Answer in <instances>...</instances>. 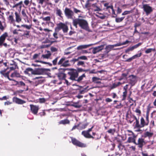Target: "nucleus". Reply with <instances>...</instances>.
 I'll return each instance as SVG.
<instances>
[{
    "mask_svg": "<svg viewBox=\"0 0 156 156\" xmlns=\"http://www.w3.org/2000/svg\"><path fill=\"white\" fill-rule=\"evenodd\" d=\"M122 83L120 82H118L117 83H113L111 87V89H113L115 88L118 86H119L121 85Z\"/></svg>",
    "mask_w": 156,
    "mask_h": 156,
    "instance_id": "39",
    "label": "nucleus"
},
{
    "mask_svg": "<svg viewBox=\"0 0 156 156\" xmlns=\"http://www.w3.org/2000/svg\"><path fill=\"white\" fill-rule=\"evenodd\" d=\"M141 55H142L141 52H140V53H139L138 54H136V55L133 56L134 59L136 58L140 57L141 56Z\"/></svg>",
    "mask_w": 156,
    "mask_h": 156,
    "instance_id": "60",
    "label": "nucleus"
},
{
    "mask_svg": "<svg viewBox=\"0 0 156 156\" xmlns=\"http://www.w3.org/2000/svg\"><path fill=\"white\" fill-rule=\"evenodd\" d=\"M142 44V43H139L137 44H136L134 46H132L131 47H129L125 51L126 53H127L130 51H132L134 49L137 48L139 46H140Z\"/></svg>",
    "mask_w": 156,
    "mask_h": 156,
    "instance_id": "25",
    "label": "nucleus"
},
{
    "mask_svg": "<svg viewBox=\"0 0 156 156\" xmlns=\"http://www.w3.org/2000/svg\"><path fill=\"white\" fill-rule=\"evenodd\" d=\"M30 107L32 113L34 115H37L39 108V106L31 104L30 105Z\"/></svg>",
    "mask_w": 156,
    "mask_h": 156,
    "instance_id": "14",
    "label": "nucleus"
},
{
    "mask_svg": "<svg viewBox=\"0 0 156 156\" xmlns=\"http://www.w3.org/2000/svg\"><path fill=\"white\" fill-rule=\"evenodd\" d=\"M64 12L65 16L68 19H74V12L70 9L66 7L64 10Z\"/></svg>",
    "mask_w": 156,
    "mask_h": 156,
    "instance_id": "7",
    "label": "nucleus"
},
{
    "mask_svg": "<svg viewBox=\"0 0 156 156\" xmlns=\"http://www.w3.org/2000/svg\"><path fill=\"white\" fill-rule=\"evenodd\" d=\"M56 14L57 16H59L62 18H63L62 16L63 14L60 9H59L58 8H57L56 9Z\"/></svg>",
    "mask_w": 156,
    "mask_h": 156,
    "instance_id": "34",
    "label": "nucleus"
},
{
    "mask_svg": "<svg viewBox=\"0 0 156 156\" xmlns=\"http://www.w3.org/2000/svg\"><path fill=\"white\" fill-rule=\"evenodd\" d=\"M122 12V10L119 7H118L117 10V14H120Z\"/></svg>",
    "mask_w": 156,
    "mask_h": 156,
    "instance_id": "64",
    "label": "nucleus"
},
{
    "mask_svg": "<svg viewBox=\"0 0 156 156\" xmlns=\"http://www.w3.org/2000/svg\"><path fill=\"white\" fill-rule=\"evenodd\" d=\"M67 70H69L67 73L68 75L69 76V79L73 81H76V78L78 76V74L76 71V69L73 68H67Z\"/></svg>",
    "mask_w": 156,
    "mask_h": 156,
    "instance_id": "3",
    "label": "nucleus"
},
{
    "mask_svg": "<svg viewBox=\"0 0 156 156\" xmlns=\"http://www.w3.org/2000/svg\"><path fill=\"white\" fill-rule=\"evenodd\" d=\"M51 50L52 52H54L57 51L58 49L56 48L52 47L51 48Z\"/></svg>",
    "mask_w": 156,
    "mask_h": 156,
    "instance_id": "63",
    "label": "nucleus"
},
{
    "mask_svg": "<svg viewBox=\"0 0 156 156\" xmlns=\"http://www.w3.org/2000/svg\"><path fill=\"white\" fill-rule=\"evenodd\" d=\"M72 24L76 28H77L78 25L83 29L88 32H92L89 28L87 22L85 20L79 18L74 19L73 20Z\"/></svg>",
    "mask_w": 156,
    "mask_h": 156,
    "instance_id": "1",
    "label": "nucleus"
},
{
    "mask_svg": "<svg viewBox=\"0 0 156 156\" xmlns=\"http://www.w3.org/2000/svg\"><path fill=\"white\" fill-rule=\"evenodd\" d=\"M70 138L71 142L73 145L80 147H86V144L80 142L75 138L72 137H70Z\"/></svg>",
    "mask_w": 156,
    "mask_h": 156,
    "instance_id": "8",
    "label": "nucleus"
},
{
    "mask_svg": "<svg viewBox=\"0 0 156 156\" xmlns=\"http://www.w3.org/2000/svg\"><path fill=\"white\" fill-rule=\"evenodd\" d=\"M90 71L89 69H84L82 68H78L76 69V71L79 75V73L82 72H87Z\"/></svg>",
    "mask_w": 156,
    "mask_h": 156,
    "instance_id": "36",
    "label": "nucleus"
},
{
    "mask_svg": "<svg viewBox=\"0 0 156 156\" xmlns=\"http://www.w3.org/2000/svg\"><path fill=\"white\" fill-rule=\"evenodd\" d=\"M142 8L147 15H148L153 11L152 7L150 6L149 4H144Z\"/></svg>",
    "mask_w": 156,
    "mask_h": 156,
    "instance_id": "11",
    "label": "nucleus"
},
{
    "mask_svg": "<svg viewBox=\"0 0 156 156\" xmlns=\"http://www.w3.org/2000/svg\"><path fill=\"white\" fill-rule=\"evenodd\" d=\"M70 121L68 119H65L63 120H61L59 122L60 124L65 125L66 124H69Z\"/></svg>",
    "mask_w": 156,
    "mask_h": 156,
    "instance_id": "35",
    "label": "nucleus"
},
{
    "mask_svg": "<svg viewBox=\"0 0 156 156\" xmlns=\"http://www.w3.org/2000/svg\"><path fill=\"white\" fill-rule=\"evenodd\" d=\"M90 9L94 11H99L101 10V5L99 3H95L93 4L92 5V7Z\"/></svg>",
    "mask_w": 156,
    "mask_h": 156,
    "instance_id": "16",
    "label": "nucleus"
},
{
    "mask_svg": "<svg viewBox=\"0 0 156 156\" xmlns=\"http://www.w3.org/2000/svg\"><path fill=\"white\" fill-rule=\"evenodd\" d=\"M77 14L79 12H81V11L77 9L76 8H73V12Z\"/></svg>",
    "mask_w": 156,
    "mask_h": 156,
    "instance_id": "61",
    "label": "nucleus"
},
{
    "mask_svg": "<svg viewBox=\"0 0 156 156\" xmlns=\"http://www.w3.org/2000/svg\"><path fill=\"white\" fill-rule=\"evenodd\" d=\"M86 77L85 73L83 74L82 75L80 76L79 77H78L76 78V81H77L78 83H81L83 79L84 78H85Z\"/></svg>",
    "mask_w": 156,
    "mask_h": 156,
    "instance_id": "30",
    "label": "nucleus"
},
{
    "mask_svg": "<svg viewBox=\"0 0 156 156\" xmlns=\"http://www.w3.org/2000/svg\"><path fill=\"white\" fill-rule=\"evenodd\" d=\"M92 45V44H88V45H80L78 46L77 47V49L78 50H81L83 49L87 48L91 46Z\"/></svg>",
    "mask_w": 156,
    "mask_h": 156,
    "instance_id": "32",
    "label": "nucleus"
},
{
    "mask_svg": "<svg viewBox=\"0 0 156 156\" xmlns=\"http://www.w3.org/2000/svg\"><path fill=\"white\" fill-rule=\"evenodd\" d=\"M51 55V53H49L48 54H46L45 55H42V57H43V58H48Z\"/></svg>",
    "mask_w": 156,
    "mask_h": 156,
    "instance_id": "57",
    "label": "nucleus"
},
{
    "mask_svg": "<svg viewBox=\"0 0 156 156\" xmlns=\"http://www.w3.org/2000/svg\"><path fill=\"white\" fill-rule=\"evenodd\" d=\"M134 118L136 120L134 127L137 128H141L144 127L145 126L148 125L149 123L147 122L144 119L143 117H142L140 119V123L136 116H134Z\"/></svg>",
    "mask_w": 156,
    "mask_h": 156,
    "instance_id": "2",
    "label": "nucleus"
},
{
    "mask_svg": "<svg viewBox=\"0 0 156 156\" xmlns=\"http://www.w3.org/2000/svg\"><path fill=\"white\" fill-rule=\"evenodd\" d=\"M156 51V49L155 48H150L147 49L145 51V53L146 54H148L151 52L152 51Z\"/></svg>",
    "mask_w": 156,
    "mask_h": 156,
    "instance_id": "51",
    "label": "nucleus"
},
{
    "mask_svg": "<svg viewBox=\"0 0 156 156\" xmlns=\"http://www.w3.org/2000/svg\"><path fill=\"white\" fill-rule=\"evenodd\" d=\"M153 135V133L149 132L148 131H147L145 132L143 135V136L144 138H146L148 137L150 138Z\"/></svg>",
    "mask_w": 156,
    "mask_h": 156,
    "instance_id": "31",
    "label": "nucleus"
},
{
    "mask_svg": "<svg viewBox=\"0 0 156 156\" xmlns=\"http://www.w3.org/2000/svg\"><path fill=\"white\" fill-rule=\"evenodd\" d=\"M21 27H23L24 28H26L27 30H30L32 27V25H27L26 24H23L21 25Z\"/></svg>",
    "mask_w": 156,
    "mask_h": 156,
    "instance_id": "53",
    "label": "nucleus"
},
{
    "mask_svg": "<svg viewBox=\"0 0 156 156\" xmlns=\"http://www.w3.org/2000/svg\"><path fill=\"white\" fill-rule=\"evenodd\" d=\"M104 45H102L94 48L92 51L93 53L95 54L101 51L104 49Z\"/></svg>",
    "mask_w": 156,
    "mask_h": 156,
    "instance_id": "20",
    "label": "nucleus"
},
{
    "mask_svg": "<svg viewBox=\"0 0 156 156\" xmlns=\"http://www.w3.org/2000/svg\"><path fill=\"white\" fill-rule=\"evenodd\" d=\"M120 137L122 138V136L118 135L117 137H115L114 140H116L119 144L122 143V139Z\"/></svg>",
    "mask_w": 156,
    "mask_h": 156,
    "instance_id": "37",
    "label": "nucleus"
},
{
    "mask_svg": "<svg viewBox=\"0 0 156 156\" xmlns=\"http://www.w3.org/2000/svg\"><path fill=\"white\" fill-rule=\"evenodd\" d=\"M141 24L140 22H138L135 23L134 25V28H136L137 27L140 26Z\"/></svg>",
    "mask_w": 156,
    "mask_h": 156,
    "instance_id": "59",
    "label": "nucleus"
},
{
    "mask_svg": "<svg viewBox=\"0 0 156 156\" xmlns=\"http://www.w3.org/2000/svg\"><path fill=\"white\" fill-rule=\"evenodd\" d=\"M67 69L59 68L58 69V72L56 74V75L60 80H63L66 78V74L65 73Z\"/></svg>",
    "mask_w": 156,
    "mask_h": 156,
    "instance_id": "5",
    "label": "nucleus"
},
{
    "mask_svg": "<svg viewBox=\"0 0 156 156\" xmlns=\"http://www.w3.org/2000/svg\"><path fill=\"white\" fill-rule=\"evenodd\" d=\"M14 16V15L13 13L12 12L7 18V19L10 24H13L15 23V20Z\"/></svg>",
    "mask_w": 156,
    "mask_h": 156,
    "instance_id": "26",
    "label": "nucleus"
},
{
    "mask_svg": "<svg viewBox=\"0 0 156 156\" xmlns=\"http://www.w3.org/2000/svg\"><path fill=\"white\" fill-rule=\"evenodd\" d=\"M5 29V27L2 25V22L0 21V30L2 31H3Z\"/></svg>",
    "mask_w": 156,
    "mask_h": 156,
    "instance_id": "62",
    "label": "nucleus"
},
{
    "mask_svg": "<svg viewBox=\"0 0 156 156\" xmlns=\"http://www.w3.org/2000/svg\"><path fill=\"white\" fill-rule=\"evenodd\" d=\"M35 62H39L41 63L45 64H48V65H49L50 66H52V64H51L50 63L48 62H46L41 61H40V60H36L35 61Z\"/></svg>",
    "mask_w": 156,
    "mask_h": 156,
    "instance_id": "45",
    "label": "nucleus"
},
{
    "mask_svg": "<svg viewBox=\"0 0 156 156\" xmlns=\"http://www.w3.org/2000/svg\"><path fill=\"white\" fill-rule=\"evenodd\" d=\"M15 15L16 21V22L19 23L22 21V19L20 16V14L17 12H16L15 13Z\"/></svg>",
    "mask_w": 156,
    "mask_h": 156,
    "instance_id": "27",
    "label": "nucleus"
},
{
    "mask_svg": "<svg viewBox=\"0 0 156 156\" xmlns=\"http://www.w3.org/2000/svg\"><path fill=\"white\" fill-rule=\"evenodd\" d=\"M127 95V91H125L123 92V94L122 96V100L124 101L126 100V96Z\"/></svg>",
    "mask_w": 156,
    "mask_h": 156,
    "instance_id": "49",
    "label": "nucleus"
},
{
    "mask_svg": "<svg viewBox=\"0 0 156 156\" xmlns=\"http://www.w3.org/2000/svg\"><path fill=\"white\" fill-rule=\"evenodd\" d=\"M78 61L76 58H73L69 61V60H66L64 62V67H66L73 65L75 62Z\"/></svg>",
    "mask_w": 156,
    "mask_h": 156,
    "instance_id": "9",
    "label": "nucleus"
},
{
    "mask_svg": "<svg viewBox=\"0 0 156 156\" xmlns=\"http://www.w3.org/2000/svg\"><path fill=\"white\" fill-rule=\"evenodd\" d=\"M77 61H78L80 60H87V57L86 56H81L78 57L77 58H76Z\"/></svg>",
    "mask_w": 156,
    "mask_h": 156,
    "instance_id": "42",
    "label": "nucleus"
},
{
    "mask_svg": "<svg viewBox=\"0 0 156 156\" xmlns=\"http://www.w3.org/2000/svg\"><path fill=\"white\" fill-rule=\"evenodd\" d=\"M56 27L55 28L56 31H59L62 30L64 33H67L68 30V27L66 24L62 22H60L56 24Z\"/></svg>",
    "mask_w": 156,
    "mask_h": 156,
    "instance_id": "4",
    "label": "nucleus"
},
{
    "mask_svg": "<svg viewBox=\"0 0 156 156\" xmlns=\"http://www.w3.org/2000/svg\"><path fill=\"white\" fill-rule=\"evenodd\" d=\"M94 0H88L87 1V2L85 5V7L87 8H89L90 9L92 7V5L93 4L90 2L91 1H93Z\"/></svg>",
    "mask_w": 156,
    "mask_h": 156,
    "instance_id": "29",
    "label": "nucleus"
},
{
    "mask_svg": "<svg viewBox=\"0 0 156 156\" xmlns=\"http://www.w3.org/2000/svg\"><path fill=\"white\" fill-rule=\"evenodd\" d=\"M24 73L28 75L29 76L34 75V70L31 68H28L26 69L24 71Z\"/></svg>",
    "mask_w": 156,
    "mask_h": 156,
    "instance_id": "23",
    "label": "nucleus"
},
{
    "mask_svg": "<svg viewBox=\"0 0 156 156\" xmlns=\"http://www.w3.org/2000/svg\"><path fill=\"white\" fill-rule=\"evenodd\" d=\"M146 144V142L144 139L142 138H139L138 139L137 142L135 144L138 145L139 148L142 149L143 146Z\"/></svg>",
    "mask_w": 156,
    "mask_h": 156,
    "instance_id": "15",
    "label": "nucleus"
},
{
    "mask_svg": "<svg viewBox=\"0 0 156 156\" xmlns=\"http://www.w3.org/2000/svg\"><path fill=\"white\" fill-rule=\"evenodd\" d=\"M23 4V2L21 1L18 3L15 4L12 6L13 8H16L18 9V10L20 11L21 9V8L22 7V4Z\"/></svg>",
    "mask_w": 156,
    "mask_h": 156,
    "instance_id": "28",
    "label": "nucleus"
},
{
    "mask_svg": "<svg viewBox=\"0 0 156 156\" xmlns=\"http://www.w3.org/2000/svg\"><path fill=\"white\" fill-rule=\"evenodd\" d=\"M101 80L100 78L96 77H94L92 78V82L95 83L99 84L101 83V81H99Z\"/></svg>",
    "mask_w": 156,
    "mask_h": 156,
    "instance_id": "33",
    "label": "nucleus"
},
{
    "mask_svg": "<svg viewBox=\"0 0 156 156\" xmlns=\"http://www.w3.org/2000/svg\"><path fill=\"white\" fill-rule=\"evenodd\" d=\"M116 45H118V43L112 45H108L106 46L105 49L106 50H110L115 47L119 46H117Z\"/></svg>",
    "mask_w": 156,
    "mask_h": 156,
    "instance_id": "41",
    "label": "nucleus"
},
{
    "mask_svg": "<svg viewBox=\"0 0 156 156\" xmlns=\"http://www.w3.org/2000/svg\"><path fill=\"white\" fill-rule=\"evenodd\" d=\"M47 70L43 68H37L34 70V75H42L44 74Z\"/></svg>",
    "mask_w": 156,
    "mask_h": 156,
    "instance_id": "13",
    "label": "nucleus"
},
{
    "mask_svg": "<svg viewBox=\"0 0 156 156\" xmlns=\"http://www.w3.org/2000/svg\"><path fill=\"white\" fill-rule=\"evenodd\" d=\"M58 31H57L55 29V32L53 33V35H51L50 34L48 35V38L51 40L56 41L58 38Z\"/></svg>",
    "mask_w": 156,
    "mask_h": 156,
    "instance_id": "19",
    "label": "nucleus"
},
{
    "mask_svg": "<svg viewBox=\"0 0 156 156\" xmlns=\"http://www.w3.org/2000/svg\"><path fill=\"white\" fill-rule=\"evenodd\" d=\"M71 106L76 108H80L81 107V105H80L78 104V103H74L71 105Z\"/></svg>",
    "mask_w": 156,
    "mask_h": 156,
    "instance_id": "54",
    "label": "nucleus"
},
{
    "mask_svg": "<svg viewBox=\"0 0 156 156\" xmlns=\"http://www.w3.org/2000/svg\"><path fill=\"white\" fill-rule=\"evenodd\" d=\"M140 107H139L136 108L135 111V112L136 113L137 115L138 116H140L141 114V110L140 109Z\"/></svg>",
    "mask_w": 156,
    "mask_h": 156,
    "instance_id": "47",
    "label": "nucleus"
},
{
    "mask_svg": "<svg viewBox=\"0 0 156 156\" xmlns=\"http://www.w3.org/2000/svg\"><path fill=\"white\" fill-rule=\"evenodd\" d=\"M125 17H116L115 19V21L116 23H120L122 22L125 18Z\"/></svg>",
    "mask_w": 156,
    "mask_h": 156,
    "instance_id": "46",
    "label": "nucleus"
},
{
    "mask_svg": "<svg viewBox=\"0 0 156 156\" xmlns=\"http://www.w3.org/2000/svg\"><path fill=\"white\" fill-rule=\"evenodd\" d=\"M24 33L23 35V36L29 38L30 37V31L28 30H25L24 31Z\"/></svg>",
    "mask_w": 156,
    "mask_h": 156,
    "instance_id": "40",
    "label": "nucleus"
},
{
    "mask_svg": "<svg viewBox=\"0 0 156 156\" xmlns=\"http://www.w3.org/2000/svg\"><path fill=\"white\" fill-rule=\"evenodd\" d=\"M130 42V41L128 40H126L125 42H123L122 43H118V45H116L118 46H120L121 45L126 44Z\"/></svg>",
    "mask_w": 156,
    "mask_h": 156,
    "instance_id": "55",
    "label": "nucleus"
},
{
    "mask_svg": "<svg viewBox=\"0 0 156 156\" xmlns=\"http://www.w3.org/2000/svg\"><path fill=\"white\" fill-rule=\"evenodd\" d=\"M12 101L18 104H23L26 102L24 101L15 97L12 98Z\"/></svg>",
    "mask_w": 156,
    "mask_h": 156,
    "instance_id": "21",
    "label": "nucleus"
},
{
    "mask_svg": "<svg viewBox=\"0 0 156 156\" xmlns=\"http://www.w3.org/2000/svg\"><path fill=\"white\" fill-rule=\"evenodd\" d=\"M77 65L78 66H85V62L79 60L77 61Z\"/></svg>",
    "mask_w": 156,
    "mask_h": 156,
    "instance_id": "50",
    "label": "nucleus"
},
{
    "mask_svg": "<svg viewBox=\"0 0 156 156\" xmlns=\"http://www.w3.org/2000/svg\"><path fill=\"white\" fill-rule=\"evenodd\" d=\"M40 53L38 54H35L33 56L32 59L34 60L36 59H40V57L41 55Z\"/></svg>",
    "mask_w": 156,
    "mask_h": 156,
    "instance_id": "44",
    "label": "nucleus"
},
{
    "mask_svg": "<svg viewBox=\"0 0 156 156\" xmlns=\"http://www.w3.org/2000/svg\"><path fill=\"white\" fill-rule=\"evenodd\" d=\"M8 69L9 68L7 67L6 69L4 70L1 71H0V74H1L4 77L7 78L9 80L15 81V80L14 79L10 78L9 77V72H8L6 73H5L6 70Z\"/></svg>",
    "mask_w": 156,
    "mask_h": 156,
    "instance_id": "18",
    "label": "nucleus"
},
{
    "mask_svg": "<svg viewBox=\"0 0 156 156\" xmlns=\"http://www.w3.org/2000/svg\"><path fill=\"white\" fill-rule=\"evenodd\" d=\"M82 134L85 137L87 138H92L95 140H98L100 139V137L96 138L95 137L91 136L90 133L88 132L87 131H83L82 132Z\"/></svg>",
    "mask_w": 156,
    "mask_h": 156,
    "instance_id": "17",
    "label": "nucleus"
},
{
    "mask_svg": "<svg viewBox=\"0 0 156 156\" xmlns=\"http://www.w3.org/2000/svg\"><path fill=\"white\" fill-rule=\"evenodd\" d=\"M10 76L11 77H20L21 75L19 73L15 71L14 73H12Z\"/></svg>",
    "mask_w": 156,
    "mask_h": 156,
    "instance_id": "38",
    "label": "nucleus"
},
{
    "mask_svg": "<svg viewBox=\"0 0 156 156\" xmlns=\"http://www.w3.org/2000/svg\"><path fill=\"white\" fill-rule=\"evenodd\" d=\"M132 12V11H125L122 14V15L124 16L129 14Z\"/></svg>",
    "mask_w": 156,
    "mask_h": 156,
    "instance_id": "58",
    "label": "nucleus"
},
{
    "mask_svg": "<svg viewBox=\"0 0 156 156\" xmlns=\"http://www.w3.org/2000/svg\"><path fill=\"white\" fill-rule=\"evenodd\" d=\"M59 58V57H57L52 61L53 65L54 66L58 65L60 66L64 67V62L66 58V57L64 56L62 57L58 62Z\"/></svg>",
    "mask_w": 156,
    "mask_h": 156,
    "instance_id": "6",
    "label": "nucleus"
},
{
    "mask_svg": "<svg viewBox=\"0 0 156 156\" xmlns=\"http://www.w3.org/2000/svg\"><path fill=\"white\" fill-rule=\"evenodd\" d=\"M115 131L116 130L115 129H110L107 131V132L113 135L114 133L115 132Z\"/></svg>",
    "mask_w": 156,
    "mask_h": 156,
    "instance_id": "56",
    "label": "nucleus"
},
{
    "mask_svg": "<svg viewBox=\"0 0 156 156\" xmlns=\"http://www.w3.org/2000/svg\"><path fill=\"white\" fill-rule=\"evenodd\" d=\"M128 79L129 83L131 86H133L136 83L137 80V77L136 76L133 75H129Z\"/></svg>",
    "mask_w": 156,
    "mask_h": 156,
    "instance_id": "10",
    "label": "nucleus"
},
{
    "mask_svg": "<svg viewBox=\"0 0 156 156\" xmlns=\"http://www.w3.org/2000/svg\"><path fill=\"white\" fill-rule=\"evenodd\" d=\"M56 41H50L48 38H46L44 41V43H48V44L45 45V47H48L54 42H57Z\"/></svg>",
    "mask_w": 156,
    "mask_h": 156,
    "instance_id": "24",
    "label": "nucleus"
},
{
    "mask_svg": "<svg viewBox=\"0 0 156 156\" xmlns=\"http://www.w3.org/2000/svg\"><path fill=\"white\" fill-rule=\"evenodd\" d=\"M14 62V63L12 64V66L10 67V70H13L16 69L17 67V64L16 62Z\"/></svg>",
    "mask_w": 156,
    "mask_h": 156,
    "instance_id": "52",
    "label": "nucleus"
},
{
    "mask_svg": "<svg viewBox=\"0 0 156 156\" xmlns=\"http://www.w3.org/2000/svg\"><path fill=\"white\" fill-rule=\"evenodd\" d=\"M8 36L7 32H5L0 37V46L2 45L3 43L5 41L6 37Z\"/></svg>",
    "mask_w": 156,
    "mask_h": 156,
    "instance_id": "22",
    "label": "nucleus"
},
{
    "mask_svg": "<svg viewBox=\"0 0 156 156\" xmlns=\"http://www.w3.org/2000/svg\"><path fill=\"white\" fill-rule=\"evenodd\" d=\"M128 131L129 132L132 133L131 135H133V136L129 137L126 143H133L135 144H136V138L137 135H135L132 131L130 130H129Z\"/></svg>",
    "mask_w": 156,
    "mask_h": 156,
    "instance_id": "12",
    "label": "nucleus"
},
{
    "mask_svg": "<svg viewBox=\"0 0 156 156\" xmlns=\"http://www.w3.org/2000/svg\"><path fill=\"white\" fill-rule=\"evenodd\" d=\"M110 7V9L112 10V14L113 15L112 17L114 18L116 17L117 16V14H115V11L113 8V7L112 5H111V6L109 7Z\"/></svg>",
    "mask_w": 156,
    "mask_h": 156,
    "instance_id": "43",
    "label": "nucleus"
},
{
    "mask_svg": "<svg viewBox=\"0 0 156 156\" xmlns=\"http://www.w3.org/2000/svg\"><path fill=\"white\" fill-rule=\"evenodd\" d=\"M88 125V123L83 124L80 126H79V128H78V129H84L87 127Z\"/></svg>",
    "mask_w": 156,
    "mask_h": 156,
    "instance_id": "48",
    "label": "nucleus"
}]
</instances>
